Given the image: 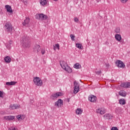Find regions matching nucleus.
<instances>
[{
	"mask_svg": "<svg viewBox=\"0 0 130 130\" xmlns=\"http://www.w3.org/2000/svg\"><path fill=\"white\" fill-rule=\"evenodd\" d=\"M80 91V85L79 83L76 82H74V94H77Z\"/></svg>",
	"mask_w": 130,
	"mask_h": 130,
	"instance_id": "obj_5",
	"label": "nucleus"
},
{
	"mask_svg": "<svg viewBox=\"0 0 130 130\" xmlns=\"http://www.w3.org/2000/svg\"><path fill=\"white\" fill-rule=\"evenodd\" d=\"M62 105H63V101H62V100L61 99H59L55 103V106L56 107H57V108H59V107L61 108V107H62Z\"/></svg>",
	"mask_w": 130,
	"mask_h": 130,
	"instance_id": "obj_7",
	"label": "nucleus"
},
{
	"mask_svg": "<svg viewBox=\"0 0 130 130\" xmlns=\"http://www.w3.org/2000/svg\"><path fill=\"white\" fill-rule=\"evenodd\" d=\"M106 112V110L104 108H99L96 110V113L101 114V115H103Z\"/></svg>",
	"mask_w": 130,
	"mask_h": 130,
	"instance_id": "obj_8",
	"label": "nucleus"
},
{
	"mask_svg": "<svg viewBox=\"0 0 130 130\" xmlns=\"http://www.w3.org/2000/svg\"><path fill=\"white\" fill-rule=\"evenodd\" d=\"M17 82L16 81H11V82H6V85L7 86H13L14 85H16Z\"/></svg>",
	"mask_w": 130,
	"mask_h": 130,
	"instance_id": "obj_22",
	"label": "nucleus"
},
{
	"mask_svg": "<svg viewBox=\"0 0 130 130\" xmlns=\"http://www.w3.org/2000/svg\"><path fill=\"white\" fill-rule=\"evenodd\" d=\"M63 94L61 92H57L56 93H53L51 95V99H53V100H55L57 98L60 96H62Z\"/></svg>",
	"mask_w": 130,
	"mask_h": 130,
	"instance_id": "obj_6",
	"label": "nucleus"
},
{
	"mask_svg": "<svg viewBox=\"0 0 130 130\" xmlns=\"http://www.w3.org/2000/svg\"><path fill=\"white\" fill-rule=\"evenodd\" d=\"M115 63L118 68H122L123 69L125 67V65L120 60H117Z\"/></svg>",
	"mask_w": 130,
	"mask_h": 130,
	"instance_id": "obj_9",
	"label": "nucleus"
},
{
	"mask_svg": "<svg viewBox=\"0 0 130 130\" xmlns=\"http://www.w3.org/2000/svg\"><path fill=\"white\" fill-rule=\"evenodd\" d=\"M34 83L36 86H41L43 84L42 80L39 77H35L34 79Z\"/></svg>",
	"mask_w": 130,
	"mask_h": 130,
	"instance_id": "obj_4",
	"label": "nucleus"
},
{
	"mask_svg": "<svg viewBox=\"0 0 130 130\" xmlns=\"http://www.w3.org/2000/svg\"><path fill=\"white\" fill-rule=\"evenodd\" d=\"M57 48L58 50H59V44H56L54 46V50H55Z\"/></svg>",
	"mask_w": 130,
	"mask_h": 130,
	"instance_id": "obj_28",
	"label": "nucleus"
},
{
	"mask_svg": "<svg viewBox=\"0 0 130 130\" xmlns=\"http://www.w3.org/2000/svg\"><path fill=\"white\" fill-rule=\"evenodd\" d=\"M38 16L39 17V19L41 20L42 21H43V20H46V19H47V15H44L42 13L39 14Z\"/></svg>",
	"mask_w": 130,
	"mask_h": 130,
	"instance_id": "obj_12",
	"label": "nucleus"
},
{
	"mask_svg": "<svg viewBox=\"0 0 130 130\" xmlns=\"http://www.w3.org/2000/svg\"><path fill=\"white\" fill-rule=\"evenodd\" d=\"M4 119H5V120H13V119H15V116H5L4 117Z\"/></svg>",
	"mask_w": 130,
	"mask_h": 130,
	"instance_id": "obj_17",
	"label": "nucleus"
},
{
	"mask_svg": "<svg viewBox=\"0 0 130 130\" xmlns=\"http://www.w3.org/2000/svg\"><path fill=\"white\" fill-rule=\"evenodd\" d=\"M54 2H57V0H53Z\"/></svg>",
	"mask_w": 130,
	"mask_h": 130,
	"instance_id": "obj_38",
	"label": "nucleus"
},
{
	"mask_svg": "<svg viewBox=\"0 0 130 130\" xmlns=\"http://www.w3.org/2000/svg\"><path fill=\"white\" fill-rule=\"evenodd\" d=\"M41 53H42V54H44L45 53V50H42Z\"/></svg>",
	"mask_w": 130,
	"mask_h": 130,
	"instance_id": "obj_36",
	"label": "nucleus"
},
{
	"mask_svg": "<svg viewBox=\"0 0 130 130\" xmlns=\"http://www.w3.org/2000/svg\"><path fill=\"white\" fill-rule=\"evenodd\" d=\"M74 21L76 23H78V22H79V19H78V18H77V17H75L74 18Z\"/></svg>",
	"mask_w": 130,
	"mask_h": 130,
	"instance_id": "obj_33",
	"label": "nucleus"
},
{
	"mask_svg": "<svg viewBox=\"0 0 130 130\" xmlns=\"http://www.w3.org/2000/svg\"><path fill=\"white\" fill-rule=\"evenodd\" d=\"M74 68H75V69H81V64H80L78 63H76V64L74 66Z\"/></svg>",
	"mask_w": 130,
	"mask_h": 130,
	"instance_id": "obj_27",
	"label": "nucleus"
},
{
	"mask_svg": "<svg viewBox=\"0 0 130 130\" xmlns=\"http://www.w3.org/2000/svg\"><path fill=\"white\" fill-rule=\"evenodd\" d=\"M30 23V18L29 17H26L25 19L24 20V21L22 22V25L23 26H28Z\"/></svg>",
	"mask_w": 130,
	"mask_h": 130,
	"instance_id": "obj_11",
	"label": "nucleus"
},
{
	"mask_svg": "<svg viewBox=\"0 0 130 130\" xmlns=\"http://www.w3.org/2000/svg\"><path fill=\"white\" fill-rule=\"evenodd\" d=\"M60 64L62 69H63V70H64V71L67 72V73H72V72H73V70H72L71 67H69V66H68V64L66 62V61H61L60 62Z\"/></svg>",
	"mask_w": 130,
	"mask_h": 130,
	"instance_id": "obj_2",
	"label": "nucleus"
},
{
	"mask_svg": "<svg viewBox=\"0 0 130 130\" xmlns=\"http://www.w3.org/2000/svg\"><path fill=\"white\" fill-rule=\"evenodd\" d=\"M4 60L7 63H10L11 62L12 59L11 58V57L7 56L4 58Z\"/></svg>",
	"mask_w": 130,
	"mask_h": 130,
	"instance_id": "obj_18",
	"label": "nucleus"
},
{
	"mask_svg": "<svg viewBox=\"0 0 130 130\" xmlns=\"http://www.w3.org/2000/svg\"><path fill=\"white\" fill-rule=\"evenodd\" d=\"M121 1V3H122V4H125V3H126V2H127L128 0H120Z\"/></svg>",
	"mask_w": 130,
	"mask_h": 130,
	"instance_id": "obj_34",
	"label": "nucleus"
},
{
	"mask_svg": "<svg viewBox=\"0 0 130 130\" xmlns=\"http://www.w3.org/2000/svg\"><path fill=\"white\" fill-rule=\"evenodd\" d=\"M115 38L116 40H117V41H120V40H121V36L119 34L115 35Z\"/></svg>",
	"mask_w": 130,
	"mask_h": 130,
	"instance_id": "obj_23",
	"label": "nucleus"
},
{
	"mask_svg": "<svg viewBox=\"0 0 130 130\" xmlns=\"http://www.w3.org/2000/svg\"><path fill=\"white\" fill-rule=\"evenodd\" d=\"M34 49L35 51H37V52H39V51H40V50L41 49V48L40 47V45H36Z\"/></svg>",
	"mask_w": 130,
	"mask_h": 130,
	"instance_id": "obj_21",
	"label": "nucleus"
},
{
	"mask_svg": "<svg viewBox=\"0 0 130 130\" xmlns=\"http://www.w3.org/2000/svg\"><path fill=\"white\" fill-rule=\"evenodd\" d=\"M28 38V37L24 36L21 39V43L24 48H29L30 47V41Z\"/></svg>",
	"mask_w": 130,
	"mask_h": 130,
	"instance_id": "obj_1",
	"label": "nucleus"
},
{
	"mask_svg": "<svg viewBox=\"0 0 130 130\" xmlns=\"http://www.w3.org/2000/svg\"><path fill=\"white\" fill-rule=\"evenodd\" d=\"M113 117V116L110 114H106L105 115H104V118H105V119H112Z\"/></svg>",
	"mask_w": 130,
	"mask_h": 130,
	"instance_id": "obj_16",
	"label": "nucleus"
},
{
	"mask_svg": "<svg viewBox=\"0 0 130 130\" xmlns=\"http://www.w3.org/2000/svg\"><path fill=\"white\" fill-rule=\"evenodd\" d=\"M83 112V110H82V109L81 108H78L76 110V114H77L78 115H80V114H82V113Z\"/></svg>",
	"mask_w": 130,
	"mask_h": 130,
	"instance_id": "obj_24",
	"label": "nucleus"
},
{
	"mask_svg": "<svg viewBox=\"0 0 130 130\" xmlns=\"http://www.w3.org/2000/svg\"><path fill=\"white\" fill-rule=\"evenodd\" d=\"M8 130H17V128L11 127L8 129Z\"/></svg>",
	"mask_w": 130,
	"mask_h": 130,
	"instance_id": "obj_32",
	"label": "nucleus"
},
{
	"mask_svg": "<svg viewBox=\"0 0 130 130\" xmlns=\"http://www.w3.org/2000/svg\"><path fill=\"white\" fill-rule=\"evenodd\" d=\"M70 37H71L72 40H73V41H74L75 40L74 38H75L76 37L74 35H71Z\"/></svg>",
	"mask_w": 130,
	"mask_h": 130,
	"instance_id": "obj_29",
	"label": "nucleus"
},
{
	"mask_svg": "<svg viewBox=\"0 0 130 130\" xmlns=\"http://www.w3.org/2000/svg\"><path fill=\"white\" fill-rule=\"evenodd\" d=\"M17 118H18V119H19V120L20 118H21V116H17Z\"/></svg>",
	"mask_w": 130,
	"mask_h": 130,
	"instance_id": "obj_37",
	"label": "nucleus"
},
{
	"mask_svg": "<svg viewBox=\"0 0 130 130\" xmlns=\"http://www.w3.org/2000/svg\"><path fill=\"white\" fill-rule=\"evenodd\" d=\"M40 4L43 7L45 6L46 7L47 6V4H48V1L47 0H40Z\"/></svg>",
	"mask_w": 130,
	"mask_h": 130,
	"instance_id": "obj_14",
	"label": "nucleus"
},
{
	"mask_svg": "<svg viewBox=\"0 0 130 130\" xmlns=\"http://www.w3.org/2000/svg\"><path fill=\"white\" fill-rule=\"evenodd\" d=\"M6 31H8V33H12L14 31V27L12 25V24L8 22L5 25Z\"/></svg>",
	"mask_w": 130,
	"mask_h": 130,
	"instance_id": "obj_3",
	"label": "nucleus"
},
{
	"mask_svg": "<svg viewBox=\"0 0 130 130\" xmlns=\"http://www.w3.org/2000/svg\"><path fill=\"white\" fill-rule=\"evenodd\" d=\"M116 111V112H121V108L120 107L117 108V110Z\"/></svg>",
	"mask_w": 130,
	"mask_h": 130,
	"instance_id": "obj_31",
	"label": "nucleus"
},
{
	"mask_svg": "<svg viewBox=\"0 0 130 130\" xmlns=\"http://www.w3.org/2000/svg\"><path fill=\"white\" fill-rule=\"evenodd\" d=\"M88 100L89 101H90V102L95 103L97 101V97L93 95H89L88 97Z\"/></svg>",
	"mask_w": 130,
	"mask_h": 130,
	"instance_id": "obj_10",
	"label": "nucleus"
},
{
	"mask_svg": "<svg viewBox=\"0 0 130 130\" xmlns=\"http://www.w3.org/2000/svg\"><path fill=\"white\" fill-rule=\"evenodd\" d=\"M119 103L121 105H125V104H126L125 100H124V99H121L119 100Z\"/></svg>",
	"mask_w": 130,
	"mask_h": 130,
	"instance_id": "obj_25",
	"label": "nucleus"
},
{
	"mask_svg": "<svg viewBox=\"0 0 130 130\" xmlns=\"http://www.w3.org/2000/svg\"><path fill=\"white\" fill-rule=\"evenodd\" d=\"M5 8L8 13H13V10H12V7H11L10 5H6Z\"/></svg>",
	"mask_w": 130,
	"mask_h": 130,
	"instance_id": "obj_20",
	"label": "nucleus"
},
{
	"mask_svg": "<svg viewBox=\"0 0 130 130\" xmlns=\"http://www.w3.org/2000/svg\"><path fill=\"white\" fill-rule=\"evenodd\" d=\"M76 46L77 47V48H79V49H83V48L82 44L77 43L76 44Z\"/></svg>",
	"mask_w": 130,
	"mask_h": 130,
	"instance_id": "obj_26",
	"label": "nucleus"
},
{
	"mask_svg": "<svg viewBox=\"0 0 130 130\" xmlns=\"http://www.w3.org/2000/svg\"><path fill=\"white\" fill-rule=\"evenodd\" d=\"M121 87L123 88H130V82L122 83Z\"/></svg>",
	"mask_w": 130,
	"mask_h": 130,
	"instance_id": "obj_15",
	"label": "nucleus"
},
{
	"mask_svg": "<svg viewBox=\"0 0 130 130\" xmlns=\"http://www.w3.org/2000/svg\"><path fill=\"white\" fill-rule=\"evenodd\" d=\"M18 108H20V105H16V104H11L9 107L10 109H18Z\"/></svg>",
	"mask_w": 130,
	"mask_h": 130,
	"instance_id": "obj_13",
	"label": "nucleus"
},
{
	"mask_svg": "<svg viewBox=\"0 0 130 130\" xmlns=\"http://www.w3.org/2000/svg\"><path fill=\"white\" fill-rule=\"evenodd\" d=\"M119 95H120V96H122V97H125L126 96V92L124 90H120L119 92Z\"/></svg>",
	"mask_w": 130,
	"mask_h": 130,
	"instance_id": "obj_19",
	"label": "nucleus"
},
{
	"mask_svg": "<svg viewBox=\"0 0 130 130\" xmlns=\"http://www.w3.org/2000/svg\"><path fill=\"white\" fill-rule=\"evenodd\" d=\"M0 98H4V92L0 91Z\"/></svg>",
	"mask_w": 130,
	"mask_h": 130,
	"instance_id": "obj_30",
	"label": "nucleus"
},
{
	"mask_svg": "<svg viewBox=\"0 0 130 130\" xmlns=\"http://www.w3.org/2000/svg\"><path fill=\"white\" fill-rule=\"evenodd\" d=\"M111 130H118L117 127H112Z\"/></svg>",
	"mask_w": 130,
	"mask_h": 130,
	"instance_id": "obj_35",
	"label": "nucleus"
}]
</instances>
